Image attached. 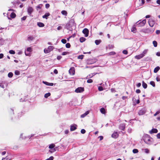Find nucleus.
Instances as JSON below:
<instances>
[{
    "label": "nucleus",
    "mask_w": 160,
    "mask_h": 160,
    "mask_svg": "<svg viewBox=\"0 0 160 160\" xmlns=\"http://www.w3.org/2000/svg\"><path fill=\"white\" fill-rule=\"evenodd\" d=\"M54 48L53 46H49L47 48H45L44 50V52L45 53H48L51 51H52Z\"/></svg>",
    "instance_id": "1"
},
{
    "label": "nucleus",
    "mask_w": 160,
    "mask_h": 160,
    "mask_svg": "<svg viewBox=\"0 0 160 160\" xmlns=\"http://www.w3.org/2000/svg\"><path fill=\"white\" fill-rule=\"evenodd\" d=\"M96 61L97 60L96 59H89L87 60V63L88 64H91L95 63Z\"/></svg>",
    "instance_id": "2"
},
{
    "label": "nucleus",
    "mask_w": 160,
    "mask_h": 160,
    "mask_svg": "<svg viewBox=\"0 0 160 160\" xmlns=\"http://www.w3.org/2000/svg\"><path fill=\"white\" fill-rule=\"evenodd\" d=\"M84 88L83 87H78L75 90V92L77 93H81L84 91Z\"/></svg>",
    "instance_id": "3"
},
{
    "label": "nucleus",
    "mask_w": 160,
    "mask_h": 160,
    "mask_svg": "<svg viewBox=\"0 0 160 160\" xmlns=\"http://www.w3.org/2000/svg\"><path fill=\"white\" fill-rule=\"evenodd\" d=\"M143 140L146 143H149L151 141V138L148 135H147L143 138Z\"/></svg>",
    "instance_id": "4"
},
{
    "label": "nucleus",
    "mask_w": 160,
    "mask_h": 160,
    "mask_svg": "<svg viewBox=\"0 0 160 160\" xmlns=\"http://www.w3.org/2000/svg\"><path fill=\"white\" fill-rule=\"evenodd\" d=\"M70 74L71 75H74L75 74V68L73 67H71L69 71Z\"/></svg>",
    "instance_id": "5"
},
{
    "label": "nucleus",
    "mask_w": 160,
    "mask_h": 160,
    "mask_svg": "<svg viewBox=\"0 0 160 160\" xmlns=\"http://www.w3.org/2000/svg\"><path fill=\"white\" fill-rule=\"evenodd\" d=\"M82 32L85 35V37H87L88 35L89 30L88 29L85 28L82 30Z\"/></svg>",
    "instance_id": "6"
},
{
    "label": "nucleus",
    "mask_w": 160,
    "mask_h": 160,
    "mask_svg": "<svg viewBox=\"0 0 160 160\" xmlns=\"http://www.w3.org/2000/svg\"><path fill=\"white\" fill-rule=\"evenodd\" d=\"M148 23L150 27H152L154 24V21L152 19H149L148 20Z\"/></svg>",
    "instance_id": "7"
},
{
    "label": "nucleus",
    "mask_w": 160,
    "mask_h": 160,
    "mask_svg": "<svg viewBox=\"0 0 160 160\" xmlns=\"http://www.w3.org/2000/svg\"><path fill=\"white\" fill-rule=\"evenodd\" d=\"M146 112V111L143 109L140 110L138 112V114L139 115H142L144 114Z\"/></svg>",
    "instance_id": "8"
},
{
    "label": "nucleus",
    "mask_w": 160,
    "mask_h": 160,
    "mask_svg": "<svg viewBox=\"0 0 160 160\" xmlns=\"http://www.w3.org/2000/svg\"><path fill=\"white\" fill-rule=\"evenodd\" d=\"M33 9L32 7H29L28 8V14L30 15L33 12Z\"/></svg>",
    "instance_id": "9"
},
{
    "label": "nucleus",
    "mask_w": 160,
    "mask_h": 160,
    "mask_svg": "<svg viewBox=\"0 0 160 160\" xmlns=\"http://www.w3.org/2000/svg\"><path fill=\"white\" fill-rule=\"evenodd\" d=\"M125 128V125L124 124H122L120 125L119 128L122 130L124 131Z\"/></svg>",
    "instance_id": "10"
},
{
    "label": "nucleus",
    "mask_w": 160,
    "mask_h": 160,
    "mask_svg": "<svg viewBox=\"0 0 160 160\" xmlns=\"http://www.w3.org/2000/svg\"><path fill=\"white\" fill-rule=\"evenodd\" d=\"M112 138H117L118 136V134L117 132H114L112 135Z\"/></svg>",
    "instance_id": "11"
},
{
    "label": "nucleus",
    "mask_w": 160,
    "mask_h": 160,
    "mask_svg": "<svg viewBox=\"0 0 160 160\" xmlns=\"http://www.w3.org/2000/svg\"><path fill=\"white\" fill-rule=\"evenodd\" d=\"M76 126L77 125L75 124L71 125L70 126V130L71 131H73L76 130L77 128Z\"/></svg>",
    "instance_id": "12"
},
{
    "label": "nucleus",
    "mask_w": 160,
    "mask_h": 160,
    "mask_svg": "<svg viewBox=\"0 0 160 160\" xmlns=\"http://www.w3.org/2000/svg\"><path fill=\"white\" fill-rule=\"evenodd\" d=\"M50 15V14L49 13H46L44 15H43L42 17V18H45L47 19L48 18V17Z\"/></svg>",
    "instance_id": "13"
},
{
    "label": "nucleus",
    "mask_w": 160,
    "mask_h": 160,
    "mask_svg": "<svg viewBox=\"0 0 160 160\" xmlns=\"http://www.w3.org/2000/svg\"><path fill=\"white\" fill-rule=\"evenodd\" d=\"M42 82L46 85L50 86H52L53 85V83H49L47 82L43 81Z\"/></svg>",
    "instance_id": "14"
},
{
    "label": "nucleus",
    "mask_w": 160,
    "mask_h": 160,
    "mask_svg": "<svg viewBox=\"0 0 160 160\" xmlns=\"http://www.w3.org/2000/svg\"><path fill=\"white\" fill-rule=\"evenodd\" d=\"M158 132V130L157 129L153 128L151 130V131H150V133H156Z\"/></svg>",
    "instance_id": "15"
},
{
    "label": "nucleus",
    "mask_w": 160,
    "mask_h": 160,
    "mask_svg": "<svg viewBox=\"0 0 160 160\" xmlns=\"http://www.w3.org/2000/svg\"><path fill=\"white\" fill-rule=\"evenodd\" d=\"M143 57V55L141 54H140L138 55H136L135 56V58L138 59H140Z\"/></svg>",
    "instance_id": "16"
},
{
    "label": "nucleus",
    "mask_w": 160,
    "mask_h": 160,
    "mask_svg": "<svg viewBox=\"0 0 160 160\" xmlns=\"http://www.w3.org/2000/svg\"><path fill=\"white\" fill-rule=\"evenodd\" d=\"M38 26L39 27H42L44 26V24L43 23L41 22H38L37 23Z\"/></svg>",
    "instance_id": "17"
},
{
    "label": "nucleus",
    "mask_w": 160,
    "mask_h": 160,
    "mask_svg": "<svg viewBox=\"0 0 160 160\" xmlns=\"http://www.w3.org/2000/svg\"><path fill=\"white\" fill-rule=\"evenodd\" d=\"M101 113L103 114H105L106 113V111L105 108H101L100 109Z\"/></svg>",
    "instance_id": "18"
},
{
    "label": "nucleus",
    "mask_w": 160,
    "mask_h": 160,
    "mask_svg": "<svg viewBox=\"0 0 160 160\" xmlns=\"http://www.w3.org/2000/svg\"><path fill=\"white\" fill-rule=\"evenodd\" d=\"M160 69V68L159 66H157L156 67L154 70V73H157Z\"/></svg>",
    "instance_id": "19"
},
{
    "label": "nucleus",
    "mask_w": 160,
    "mask_h": 160,
    "mask_svg": "<svg viewBox=\"0 0 160 160\" xmlns=\"http://www.w3.org/2000/svg\"><path fill=\"white\" fill-rule=\"evenodd\" d=\"M89 113V111H87V112H86L84 113L83 114H82L81 117V118H84L85 116H86Z\"/></svg>",
    "instance_id": "20"
},
{
    "label": "nucleus",
    "mask_w": 160,
    "mask_h": 160,
    "mask_svg": "<svg viewBox=\"0 0 160 160\" xmlns=\"http://www.w3.org/2000/svg\"><path fill=\"white\" fill-rule=\"evenodd\" d=\"M10 16L12 18H13L16 17V14L14 12H12L11 13Z\"/></svg>",
    "instance_id": "21"
},
{
    "label": "nucleus",
    "mask_w": 160,
    "mask_h": 160,
    "mask_svg": "<svg viewBox=\"0 0 160 160\" xmlns=\"http://www.w3.org/2000/svg\"><path fill=\"white\" fill-rule=\"evenodd\" d=\"M142 86L145 89L147 87V84L146 83H145L143 81H142Z\"/></svg>",
    "instance_id": "22"
},
{
    "label": "nucleus",
    "mask_w": 160,
    "mask_h": 160,
    "mask_svg": "<svg viewBox=\"0 0 160 160\" xmlns=\"http://www.w3.org/2000/svg\"><path fill=\"white\" fill-rule=\"evenodd\" d=\"M146 23V20L145 19L143 20L142 22L139 23L141 26H144Z\"/></svg>",
    "instance_id": "23"
},
{
    "label": "nucleus",
    "mask_w": 160,
    "mask_h": 160,
    "mask_svg": "<svg viewBox=\"0 0 160 160\" xmlns=\"http://www.w3.org/2000/svg\"><path fill=\"white\" fill-rule=\"evenodd\" d=\"M101 42V40H96L95 41V42L97 45H99Z\"/></svg>",
    "instance_id": "24"
},
{
    "label": "nucleus",
    "mask_w": 160,
    "mask_h": 160,
    "mask_svg": "<svg viewBox=\"0 0 160 160\" xmlns=\"http://www.w3.org/2000/svg\"><path fill=\"white\" fill-rule=\"evenodd\" d=\"M86 40V38L84 37H81L79 39L80 42H84Z\"/></svg>",
    "instance_id": "25"
},
{
    "label": "nucleus",
    "mask_w": 160,
    "mask_h": 160,
    "mask_svg": "<svg viewBox=\"0 0 160 160\" xmlns=\"http://www.w3.org/2000/svg\"><path fill=\"white\" fill-rule=\"evenodd\" d=\"M34 39V38L32 36H29L28 38V41H32Z\"/></svg>",
    "instance_id": "26"
},
{
    "label": "nucleus",
    "mask_w": 160,
    "mask_h": 160,
    "mask_svg": "<svg viewBox=\"0 0 160 160\" xmlns=\"http://www.w3.org/2000/svg\"><path fill=\"white\" fill-rule=\"evenodd\" d=\"M114 48L113 45L110 44L108 45V48L109 49H112Z\"/></svg>",
    "instance_id": "27"
},
{
    "label": "nucleus",
    "mask_w": 160,
    "mask_h": 160,
    "mask_svg": "<svg viewBox=\"0 0 160 160\" xmlns=\"http://www.w3.org/2000/svg\"><path fill=\"white\" fill-rule=\"evenodd\" d=\"M51 95V93L50 92L45 94L44 95V97L45 98H47L48 97L50 96Z\"/></svg>",
    "instance_id": "28"
},
{
    "label": "nucleus",
    "mask_w": 160,
    "mask_h": 160,
    "mask_svg": "<svg viewBox=\"0 0 160 160\" xmlns=\"http://www.w3.org/2000/svg\"><path fill=\"white\" fill-rule=\"evenodd\" d=\"M55 147V145L54 144H52L49 145V148L50 149H52Z\"/></svg>",
    "instance_id": "29"
},
{
    "label": "nucleus",
    "mask_w": 160,
    "mask_h": 160,
    "mask_svg": "<svg viewBox=\"0 0 160 160\" xmlns=\"http://www.w3.org/2000/svg\"><path fill=\"white\" fill-rule=\"evenodd\" d=\"M61 13L65 16H67V12L65 10H63L61 12Z\"/></svg>",
    "instance_id": "30"
},
{
    "label": "nucleus",
    "mask_w": 160,
    "mask_h": 160,
    "mask_svg": "<svg viewBox=\"0 0 160 160\" xmlns=\"http://www.w3.org/2000/svg\"><path fill=\"white\" fill-rule=\"evenodd\" d=\"M84 56L83 55H79L78 57V59H83Z\"/></svg>",
    "instance_id": "31"
},
{
    "label": "nucleus",
    "mask_w": 160,
    "mask_h": 160,
    "mask_svg": "<svg viewBox=\"0 0 160 160\" xmlns=\"http://www.w3.org/2000/svg\"><path fill=\"white\" fill-rule=\"evenodd\" d=\"M14 73L16 75H18L20 74V71L18 70H15V71Z\"/></svg>",
    "instance_id": "32"
},
{
    "label": "nucleus",
    "mask_w": 160,
    "mask_h": 160,
    "mask_svg": "<svg viewBox=\"0 0 160 160\" xmlns=\"http://www.w3.org/2000/svg\"><path fill=\"white\" fill-rule=\"evenodd\" d=\"M150 84L152 85L153 87H155V84L154 82L152 81L150 82Z\"/></svg>",
    "instance_id": "33"
},
{
    "label": "nucleus",
    "mask_w": 160,
    "mask_h": 160,
    "mask_svg": "<svg viewBox=\"0 0 160 160\" xmlns=\"http://www.w3.org/2000/svg\"><path fill=\"white\" fill-rule=\"evenodd\" d=\"M153 44L154 47H156L157 46V42L155 41H153Z\"/></svg>",
    "instance_id": "34"
},
{
    "label": "nucleus",
    "mask_w": 160,
    "mask_h": 160,
    "mask_svg": "<svg viewBox=\"0 0 160 160\" xmlns=\"http://www.w3.org/2000/svg\"><path fill=\"white\" fill-rule=\"evenodd\" d=\"M116 54V53L115 52L112 51V52H110L108 53V54L110 55H114Z\"/></svg>",
    "instance_id": "35"
},
{
    "label": "nucleus",
    "mask_w": 160,
    "mask_h": 160,
    "mask_svg": "<svg viewBox=\"0 0 160 160\" xmlns=\"http://www.w3.org/2000/svg\"><path fill=\"white\" fill-rule=\"evenodd\" d=\"M145 153H148L149 152V150L148 148H145L143 149Z\"/></svg>",
    "instance_id": "36"
},
{
    "label": "nucleus",
    "mask_w": 160,
    "mask_h": 160,
    "mask_svg": "<svg viewBox=\"0 0 160 160\" xmlns=\"http://www.w3.org/2000/svg\"><path fill=\"white\" fill-rule=\"evenodd\" d=\"M9 52L10 54H14L15 53V52L13 50H10L9 51Z\"/></svg>",
    "instance_id": "37"
},
{
    "label": "nucleus",
    "mask_w": 160,
    "mask_h": 160,
    "mask_svg": "<svg viewBox=\"0 0 160 160\" xmlns=\"http://www.w3.org/2000/svg\"><path fill=\"white\" fill-rule=\"evenodd\" d=\"M8 76L9 78H12L13 76V73L11 72H10L8 73Z\"/></svg>",
    "instance_id": "38"
},
{
    "label": "nucleus",
    "mask_w": 160,
    "mask_h": 160,
    "mask_svg": "<svg viewBox=\"0 0 160 160\" xmlns=\"http://www.w3.org/2000/svg\"><path fill=\"white\" fill-rule=\"evenodd\" d=\"M42 4H39L38 5L36 8H38V9H40L42 7Z\"/></svg>",
    "instance_id": "39"
},
{
    "label": "nucleus",
    "mask_w": 160,
    "mask_h": 160,
    "mask_svg": "<svg viewBox=\"0 0 160 160\" xmlns=\"http://www.w3.org/2000/svg\"><path fill=\"white\" fill-rule=\"evenodd\" d=\"M62 42L63 44H65L67 42V41L65 39H63L61 41Z\"/></svg>",
    "instance_id": "40"
},
{
    "label": "nucleus",
    "mask_w": 160,
    "mask_h": 160,
    "mask_svg": "<svg viewBox=\"0 0 160 160\" xmlns=\"http://www.w3.org/2000/svg\"><path fill=\"white\" fill-rule=\"evenodd\" d=\"M132 152L134 153H136L138 152V150L136 149H134L133 150Z\"/></svg>",
    "instance_id": "41"
},
{
    "label": "nucleus",
    "mask_w": 160,
    "mask_h": 160,
    "mask_svg": "<svg viewBox=\"0 0 160 160\" xmlns=\"http://www.w3.org/2000/svg\"><path fill=\"white\" fill-rule=\"evenodd\" d=\"M66 47L67 48H69L71 47V45L69 43H68L66 44Z\"/></svg>",
    "instance_id": "42"
},
{
    "label": "nucleus",
    "mask_w": 160,
    "mask_h": 160,
    "mask_svg": "<svg viewBox=\"0 0 160 160\" xmlns=\"http://www.w3.org/2000/svg\"><path fill=\"white\" fill-rule=\"evenodd\" d=\"M147 50H145L142 52V53L141 54H143V57L144 56L145 54L147 52Z\"/></svg>",
    "instance_id": "43"
},
{
    "label": "nucleus",
    "mask_w": 160,
    "mask_h": 160,
    "mask_svg": "<svg viewBox=\"0 0 160 160\" xmlns=\"http://www.w3.org/2000/svg\"><path fill=\"white\" fill-rule=\"evenodd\" d=\"M103 88L102 86H99L98 87V90L99 91H102L103 90Z\"/></svg>",
    "instance_id": "44"
},
{
    "label": "nucleus",
    "mask_w": 160,
    "mask_h": 160,
    "mask_svg": "<svg viewBox=\"0 0 160 160\" xmlns=\"http://www.w3.org/2000/svg\"><path fill=\"white\" fill-rule=\"evenodd\" d=\"M93 82V81L92 79H88L87 81V82L88 83H91Z\"/></svg>",
    "instance_id": "45"
},
{
    "label": "nucleus",
    "mask_w": 160,
    "mask_h": 160,
    "mask_svg": "<svg viewBox=\"0 0 160 160\" xmlns=\"http://www.w3.org/2000/svg\"><path fill=\"white\" fill-rule=\"evenodd\" d=\"M122 53L124 54L127 55L128 53V52L126 50H124L122 51Z\"/></svg>",
    "instance_id": "46"
},
{
    "label": "nucleus",
    "mask_w": 160,
    "mask_h": 160,
    "mask_svg": "<svg viewBox=\"0 0 160 160\" xmlns=\"http://www.w3.org/2000/svg\"><path fill=\"white\" fill-rule=\"evenodd\" d=\"M54 158L53 156H51L49 158L47 159V160H53Z\"/></svg>",
    "instance_id": "47"
},
{
    "label": "nucleus",
    "mask_w": 160,
    "mask_h": 160,
    "mask_svg": "<svg viewBox=\"0 0 160 160\" xmlns=\"http://www.w3.org/2000/svg\"><path fill=\"white\" fill-rule=\"evenodd\" d=\"M81 132L82 134H84L86 132V131L84 129H82L81 131Z\"/></svg>",
    "instance_id": "48"
},
{
    "label": "nucleus",
    "mask_w": 160,
    "mask_h": 160,
    "mask_svg": "<svg viewBox=\"0 0 160 160\" xmlns=\"http://www.w3.org/2000/svg\"><path fill=\"white\" fill-rule=\"evenodd\" d=\"M68 52H62V55H67V54H68Z\"/></svg>",
    "instance_id": "49"
},
{
    "label": "nucleus",
    "mask_w": 160,
    "mask_h": 160,
    "mask_svg": "<svg viewBox=\"0 0 160 160\" xmlns=\"http://www.w3.org/2000/svg\"><path fill=\"white\" fill-rule=\"evenodd\" d=\"M27 51L29 52H31L32 51V48L31 47L28 48L27 49Z\"/></svg>",
    "instance_id": "50"
},
{
    "label": "nucleus",
    "mask_w": 160,
    "mask_h": 160,
    "mask_svg": "<svg viewBox=\"0 0 160 160\" xmlns=\"http://www.w3.org/2000/svg\"><path fill=\"white\" fill-rule=\"evenodd\" d=\"M50 7V5L48 3H47L45 4V8H48Z\"/></svg>",
    "instance_id": "51"
},
{
    "label": "nucleus",
    "mask_w": 160,
    "mask_h": 160,
    "mask_svg": "<svg viewBox=\"0 0 160 160\" xmlns=\"http://www.w3.org/2000/svg\"><path fill=\"white\" fill-rule=\"evenodd\" d=\"M55 151H56L55 149L54 148L52 150H50L49 151L51 153H52V152Z\"/></svg>",
    "instance_id": "52"
},
{
    "label": "nucleus",
    "mask_w": 160,
    "mask_h": 160,
    "mask_svg": "<svg viewBox=\"0 0 160 160\" xmlns=\"http://www.w3.org/2000/svg\"><path fill=\"white\" fill-rule=\"evenodd\" d=\"M62 58V57L61 56H58L57 57V59L58 60H60Z\"/></svg>",
    "instance_id": "53"
},
{
    "label": "nucleus",
    "mask_w": 160,
    "mask_h": 160,
    "mask_svg": "<svg viewBox=\"0 0 160 160\" xmlns=\"http://www.w3.org/2000/svg\"><path fill=\"white\" fill-rule=\"evenodd\" d=\"M136 92L137 93H140V92H141V91L140 89H137L136 90Z\"/></svg>",
    "instance_id": "54"
},
{
    "label": "nucleus",
    "mask_w": 160,
    "mask_h": 160,
    "mask_svg": "<svg viewBox=\"0 0 160 160\" xmlns=\"http://www.w3.org/2000/svg\"><path fill=\"white\" fill-rule=\"evenodd\" d=\"M53 72L55 74H57L58 73V71L56 69L54 70Z\"/></svg>",
    "instance_id": "55"
},
{
    "label": "nucleus",
    "mask_w": 160,
    "mask_h": 160,
    "mask_svg": "<svg viewBox=\"0 0 160 160\" xmlns=\"http://www.w3.org/2000/svg\"><path fill=\"white\" fill-rule=\"evenodd\" d=\"M103 137L102 136H100L98 137V138H99V140L101 141L103 139Z\"/></svg>",
    "instance_id": "56"
},
{
    "label": "nucleus",
    "mask_w": 160,
    "mask_h": 160,
    "mask_svg": "<svg viewBox=\"0 0 160 160\" xmlns=\"http://www.w3.org/2000/svg\"><path fill=\"white\" fill-rule=\"evenodd\" d=\"M141 86V83L140 82L138 83L137 84V86L138 87H140Z\"/></svg>",
    "instance_id": "57"
},
{
    "label": "nucleus",
    "mask_w": 160,
    "mask_h": 160,
    "mask_svg": "<svg viewBox=\"0 0 160 160\" xmlns=\"http://www.w3.org/2000/svg\"><path fill=\"white\" fill-rule=\"evenodd\" d=\"M122 98L123 100H125L128 98V97L126 96H123L122 97Z\"/></svg>",
    "instance_id": "58"
},
{
    "label": "nucleus",
    "mask_w": 160,
    "mask_h": 160,
    "mask_svg": "<svg viewBox=\"0 0 160 160\" xmlns=\"http://www.w3.org/2000/svg\"><path fill=\"white\" fill-rule=\"evenodd\" d=\"M3 57V54L2 53L0 54V59L2 58Z\"/></svg>",
    "instance_id": "59"
},
{
    "label": "nucleus",
    "mask_w": 160,
    "mask_h": 160,
    "mask_svg": "<svg viewBox=\"0 0 160 160\" xmlns=\"http://www.w3.org/2000/svg\"><path fill=\"white\" fill-rule=\"evenodd\" d=\"M157 137L158 138H160V133H158L157 135Z\"/></svg>",
    "instance_id": "60"
},
{
    "label": "nucleus",
    "mask_w": 160,
    "mask_h": 160,
    "mask_svg": "<svg viewBox=\"0 0 160 160\" xmlns=\"http://www.w3.org/2000/svg\"><path fill=\"white\" fill-rule=\"evenodd\" d=\"M156 33L157 34H159L160 33V31L159 30H157L156 31Z\"/></svg>",
    "instance_id": "61"
},
{
    "label": "nucleus",
    "mask_w": 160,
    "mask_h": 160,
    "mask_svg": "<svg viewBox=\"0 0 160 160\" xmlns=\"http://www.w3.org/2000/svg\"><path fill=\"white\" fill-rule=\"evenodd\" d=\"M156 55L158 56H160V52H157Z\"/></svg>",
    "instance_id": "62"
},
{
    "label": "nucleus",
    "mask_w": 160,
    "mask_h": 160,
    "mask_svg": "<svg viewBox=\"0 0 160 160\" xmlns=\"http://www.w3.org/2000/svg\"><path fill=\"white\" fill-rule=\"evenodd\" d=\"M156 2L157 4L160 5V0H157Z\"/></svg>",
    "instance_id": "63"
},
{
    "label": "nucleus",
    "mask_w": 160,
    "mask_h": 160,
    "mask_svg": "<svg viewBox=\"0 0 160 160\" xmlns=\"http://www.w3.org/2000/svg\"><path fill=\"white\" fill-rule=\"evenodd\" d=\"M156 113L157 114V115L158 114H159L160 113V110H158V111H157L156 112Z\"/></svg>",
    "instance_id": "64"
}]
</instances>
